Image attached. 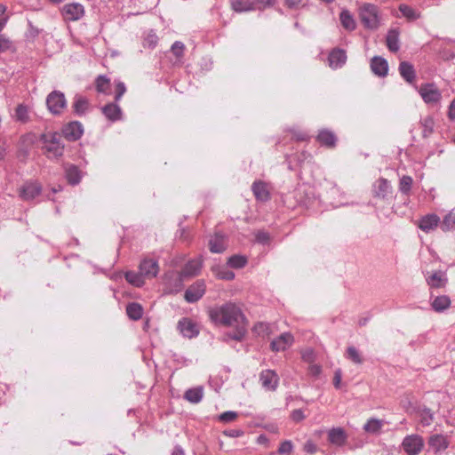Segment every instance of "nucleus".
Returning a JSON list of instances; mask_svg holds the SVG:
<instances>
[{
	"label": "nucleus",
	"mask_w": 455,
	"mask_h": 455,
	"mask_svg": "<svg viewBox=\"0 0 455 455\" xmlns=\"http://www.w3.org/2000/svg\"><path fill=\"white\" fill-rule=\"evenodd\" d=\"M209 317L216 324L224 326H235L233 339L241 340L246 333L248 322L242 309L235 304L228 302L220 307L211 308Z\"/></svg>",
	"instance_id": "f257e3e1"
},
{
	"label": "nucleus",
	"mask_w": 455,
	"mask_h": 455,
	"mask_svg": "<svg viewBox=\"0 0 455 455\" xmlns=\"http://www.w3.org/2000/svg\"><path fill=\"white\" fill-rule=\"evenodd\" d=\"M203 266V259L201 258L189 260L182 268L180 272H172L165 275L164 282L168 291L177 292L182 287L183 278L192 277L197 275Z\"/></svg>",
	"instance_id": "f03ea898"
},
{
	"label": "nucleus",
	"mask_w": 455,
	"mask_h": 455,
	"mask_svg": "<svg viewBox=\"0 0 455 455\" xmlns=\"http://www.w3.org/2000/svg\"><path fill=\"white\" fill-rule=\"evenodd\" d=\"M42 149L48 158H58L63 155L62 137L58 132H47L41 135Z\"/></svg>",
	"instance_id": "7ed1b4c3"
},
{
	"label": "nucleus",
	"mask_w": 455,
	"mask_h": 455,
	"mask_svg": "<svg viewBox=\"0 0 455 455\" xmlns=\"http://www.w3.org/2000/svg\"><path fill=\"white\" fill-rule=\"evenodd\" d=\"M416 90L427 105L437 106L442 100V92L435 84H422Z\"/></svg>",
	"instance_id": "20e7f679"
},
{
	"label": "nucleus",
	"mask_w": 455,
	"mask_h": 455,
	"mask_svg": "<svg viewBox=\"0 0 455 455\" xmlns=\"http://www.w3.org/2000/svg\"><path fill=\"white\" fill-rule=\"evenodd\" d=\"M359 15L363 24L369 28H374L379 23L378 8L371 4H363L360 7Z\"/></svg>",
	"instance_id": "39448f33"
},
{
	"label": "nucleus",
	"mask_w": 455,
	"mask_h": 455,
	"mask_svg": "<svg viewBox=\"0 0 455 455\" xmlns=\"http://www.w3.org/2000/svg\"><path fill=\"white\" fill-rule=\"evenodd\" d=\"M49 111L53 115H60L67 108V100L64 93L59 91L52 92L46 99Z\"/></svg>",
	"instance_id": "423d86ee"
},
{
	"label": "nucleus",
	"mask_w": 455,
	"mask_h": 455,
	"mask_svg": "<svg viewBox=\"0 0 455 455\" xmlns=\"http://www.w3.org/2000/svg\"><path fill=\"white\" fill-rule=\"evenodd\" d=\"M42 192V186L37 181H27L18 188V194L21 200L30 201L38 196Z\"/></svg>",
	"instance_id": "0eeeda50"
},
{
	"label": "nucleus",
	"mask_w": 455,
	"mask_h": 455,
	"mask_svg": "<svg viewBox=\"0 0 455 455\" xmlns=\"http://www.w3.org/2000/svg\"><path fill=\"white\" fill-rule=\"evenodd\" d=\"M402 445L409 455H417L423 449L424 441L419 435H411L403 439Z\"/></svg>",
	"instance_id": "6e6552de"
},
{
	"label": "nucleus",
	"mask_w": 455,
	"mask_h": 455,
	"mask_svg": "<svg viewBox=\"0 0 455 455\" xmlns=\"http://www.w3.org/2000/svg\"><path fill=\"white\" fill-rule=\"evenodd\" d=\"M206 291V284L204 280H197L186 291L184 298L186 301L194 303L199 300Z\"/></svg>",
	"instance_id": "1a4fd4ad"
},
{
	"label": "nucleus",
	"mask_w": 455,
	"mask_h": 455,
	"mask_svg": "<svg viewBox=\"0 0 455 455\" xmlns=\"http://www.w3.org/2000/svg\"><path fill=\"white\" fill-rule=\"evenodd\" d=\"M65 20L76 21L80 20L84 14V8L81 4L72 3L65 4L62 10Z\"/></svg>",
	"instance_id": "9d476101"
},
{
	"label": "nucleus",
	"mask_w": 455,
	"mask_h": 455,
	"mask_svg": "<svg viewBox=\"0 0 455 455\" xmlns=\"http://www.w3.org/2000/svg\"><path fill=\"white\" fill-rule=\"evenodd\" d=\"M400 76L409 84L413 86L415 89H418L417 86V73L412 64L407 61L400 62Z\"/></svg>",
	"instance_id": "9b49d317"
},
{
	"label": "nucleus",
	"mask_w": 455,
	"mask_h": 455,
	"mask_svg": "<svg viewBox=\"0 0 455 455\" xmlns=\"http://www.w3.org/2000/svg\"><path fill=\"white\" fill-rule=\"evenodd\" d=\"M259 381L265 389L274 391L278 386L279 377L275 371L265 370L260 372Z\"/></svg>",
	"instance_id": "f8f14e48"
},
{
	"label": "nucleus",
	"mask_w": 455,
	"mask_h": 455,
	"mask_svg": "<svg viewBox=\"0 0 455 455\" xmlns=\"http://www.w3.org/2000/svg\"><path fill=\"white\" fill-rule=\"evenodd\" d=\"M293 342V335L291 332H284L272 340L270 347L274 352L284 351L289 348Z\"/></svg>",
	"instance_id": "ddd939ff"
},
{
	"label": "nucleus",
	"mask_w": 455,
	"mask_h": 455,
	"mask_svg": "<svg viewBox=\"0 0 455 455\" xmlns=\"http://www.w3.org/2000/svg\"><path fill=\"white\" fill-rule=\"evenodd\" d=\"M208 247L212 253H222L228 248V239L224 235L217 232L210 237Z\"/></svg>",
	"instance_id": "4468645a"
},
{
	"label": "nucleus",
	"mask_w": 455,
	"mask_h": 455,
	"mask_svg": "<svg viewBox=\"0 0 455 455\" xmlns=\"http://www.w3.org/2000/svg\"><path fill=\"white\" fill-rule=\"evenodd\" d=\"M427 283L431 288H443L446 285L448 279L445 272L438 271H427L425 274Z\"/></svg>",
	"instance_id": "2eb2a0df"
},
{
	"label": "nucleus",
	"mask_w": 455,
	"mask_h": 455,
	"mask_svg": "<svg viewBox=\"0 0 455 455\" xmlns=\"http://www.w3.org/2000/svg\"><path fill=\"white\" fill-rule=\"evenodd\" d=\"M180 332L186 338L192 339L198 335V325L189 318H182L178 323Z\"/></svg>",
	"instance_id": "dca6fc26"
},
{
	"label": "nucleus",
	"mask_w": 455,
	"mask_h": 455,
	"mask_svg": "<svg viewBox=\"0 0 455 455\" xmlns=\"http://www.w3.org/2000/svg\"><path fill=\"white\" fill-rule=\"evenodd\" d=\"M139 269L141 271V274L144 275V277L152 279L157 275L159 266L156 260L145 259L140 262Z\"/></svg>",
	"instance_id": "f3484780"
},
{
	"label": "nucleus",
	"mask_w": 455,
	"mask_h": 455,
	"mask_svg": "<svg viewBox=\"0 0 455 455\" xmlns=\"http://www.w3.org/2000/svg\"><path fill=\"white\" fill-rule=\"evenodd\" d=\"M63 136L69 140H76L83 134V126L79 122H71L62 130Z\"/></svg>",
	"instance_id": "a211bd4d"
},
{
	"label": "nucleus",
	"mask_w": 455,
	"mask_h": 455,
	"mask_svg": "<svg viewBox=\"0 0 455 455\" xmlns=\"http://www.w3.org/2000/svg\"><path fill=\"white\" fill-rule=\"evenodd\" d=\"M440 224V218L436 214H427L424 217H422L419 223V228L426 232L428 233L434 229H435L438 225Z\"/></svg>",
	"instance_id": "6ab92c4d"
},
{
	"label": "nucleus",
	"mask_w": 455,
	"mask_h": 455,
	"mask_svg": "<svg viewBox=\"0 0 455 455\" xmlns=\"http://www.w3.org/2000/svg\"><path fill=\"white\" fill-rule=\"evenodd\" d=\"M430 448L435 452L445 451L449 447L448 438L443 435H433L428 440Z\"/></svg>",
	"instance_id": "aec40b11"
},
{
	"label": "nucleus",
	"mask_w": 455,
	"mask_h": 455,
	"mask_svg": "<svg viewBox=\"0 0 455 455\" xmlns=\"http://www.w3.org/2000/svg\"><path fill=\"white\" fill-rule=\"evenodd\" d=\"M347 438V434L341 427H333L328 432V440L334 445L342 446Z\"/></svg>",
	"instance_id": "412c9836"
},
{
	"label": "nucleus",
	"mask_w": 455,
	"mask_h": 455,
	"mask_svg": "<svg viewBox=\"0 0 455 455\" xmlns=\"http://www.w3.org/2000/svg\"><path fill=\"white\" fill-rule=\"evenodd\" d=\"M371 69L375 75L385 76L388 70V65L385 59L376 56L371 60Z\"/></svg>",
	"instance_id": "4be33fe9"
},
{
	"label": "nucleus",
	"mask_w": 455,
	"mask_h": 455,
	"mask_svg": "<svg viewBox=\"0 0 455 455\" xmlns=\"http://www.w3.org/2000/svg\"><path fill=\"white\" fill-rule=\"evenodd\" d=\"M347 60L346 52L343 50H333L328 58L329 65L331 68H338L341 67Z\"/></svg>",
	"instance_id": "5701e85b"
},
{
	"label": "nucleus",
	"mask_w": 455,
	"mask_h": 455,
	"mask_svg": "<svg viewBox=\"0 0 455 455\" xmlns=\"http://www.w3.org/2000/svg\"><path fill=\"white\" fill-rule=\"evenodd\" d=\"M317 140L328 148H334L337 139L333 132L328 130H322L317 135Z\"/></svg>",
	"instance_id": "b1692460"
},
{
	"label": "nucleus",
	"mask_w": 455,
	"mask_h": 455,
	"mask_svg": "<svg viewBox=\"0 0 455 455\" xmlns=\"http://www.w3.org/2000/svg\"><path fill=\"white\" fill-rule=\"evenodd\" d=\"M419 125L424 138L429 137L434 132L435 121L431 116L421 117Z\"/></svg>",
	"instance_id": "393cba45"
},
{
	"label": "nucleus",
	"mask_w": 455,
	"mask_h": 455,
	"mask_svg": "<svg viewBox=\"0 0 455 455\" xmlns=\"http://www.w3.org/2000/svg\"><path fill=\"white\" fill-rule=\"evenodd\" d=\"M252 192L255 197L260 201H267L269 198V193L267 185L261 181H256L252 184Z\"/></svg>",
	"instance_id": "a878e982"
},
{
	"label": "nucleus",
	"mask_w": 455,
	"mask_h": 455,
	"mask_svg": "<svg viewBox=\"0 0 455 455\" xmlns=\"http://www.w3.org/2000/svg\"><path fill=\"white\" fill-rule=\"evenodd\" d=\"M102 113L110 121H116L121 118L120 108L113 103H109L102 108Z\"/></svg>",
	"instance_id": "bb28decb"
},
{
	"label": "nucleus",
	"mask_w": 455,
	"mask_h": 455,
	"mask_svg": "<svg viewBox=\"0 0 455 455\" xmlns=\"http://www.w3.org/2000/svg\"><path fill=\"white\" fill-rule=\"evenodd\" d=\"M213 275L221 280H233L235 278V273L229 270L227 267L216 265L212 267Z\"/></svg>",
	"instance_id": "cd10ccee"
},
{
	"label": "nucleus",
	"mask_w": 455,
	"mask_h": 455,
	"mask_svg": "<svg viewBox=\"0 0 455 455\" xmlns=\"http://www.w3.org/2000/svg\"><path fill=\"white\" fill-rule=\"evenodd\" d=\"M125 279L131 284L137 286V287H141L145 283V279H147V278L144 277V275H142L141 271L140 270L139 273H136L134 271L126 272Z\"/></svg>",
	"instance_id": "c85d7f7f"
},
{
	"label": "nucleus",
	"mask_w": 455,
	"mask_h": 455,
	"mask_svg": "<svg viewBox=\"0 0 455 455\" xmlns=\"http://www.w3.org/2000/svg\"><path fill=\"white\" fill-rule=\"evenodd\" d=\"M126 314L132 320H139L143 315V307L139 303H130L126 307Z\"/></svg>",
	"instance_id": "c756f323"
},
{
	"label": "nucleus",
	"mask_w": 455,
	"mask_h": 455,
	"mask_svg": "<svg viewBox=\"0 0 455 455\" xmlns=\"http://www.w3.org/2000/svg\"><path fill=\"white\" fill-rule=\"evenodd\" d=\"M432 307L436 312H441L447 309L451 305V299L448 296H437L432 301Z\"/></svg>",
	"instance_id": "7c9ffc66"
},
{
	"label": "nucleus",
	"mask_w": 455,
	"mask_h": 455,
	"mask_svg": "<svg viewBox=\"0 0 455 455\" xmlns=\"http://www.w3.org/2000/svg\"><path fill=\"white\" fill-rule=\"evenodd\" d=\"M232 8L237 12L255 10L254 2L249 0H233Z\"/></svg>",
	"instance_id": "2f4dec72"
},
{
	"label": "nucleus",
	"mask_w": 455,
	"mask_h": 455,
	"mask_svg": "<svg viewBox=\"0 0 455 455\" xmlns=\"http://www.w3.org/2000/svg\"><path fill=\"white\" fill-rule=\"evenodd\" d=\"M66 177L68 183L72 185L78 184L81 180V172L75 165H68L66 167Z\"/></svg>",
	"instance_id": "473e14b6"
},
{
	"label": "nucleus",
	"mask_w": 455,
	"mask_h": 455,
	"mask_svg": "<svg viewBox=\"0 0 455 455\" xmlns=\"http://www.w3.org/2000/svg\"><path fill=\"white\" fill-rule=\"evenodd\" d=\"M204 395L203 387H197L195 388H190L188 391H186L184 397L186 400H188L190 403H199Z\"/></svg>",
	"instance_id": "72a5a7b5"
},
{
	"label": "nucleus",
	"mask_w": 455,
	"mask_h": 455,
	"mask_svg": "<svg viewBox=\"0 0 455 455\" xmlns=\"http://www.w3.org/2000/svg\"><path fill=\"white\" fill-rule=\"evenodd\" d=\"M339 20H340L341 25L347 30L351 31L355 28V21L348 11H347V10L342 11L339 14Z\"/></svg>",
	"instance_id": "f704fd0d"
},
{
	"label": "nucleus",
	"mask_w": 455,
	"mask_h": 455,
	"mask_svg": "<svg viewBox=\"0 0 455 455\" xmlns=\"http://www.w3.org/2000/svg\"><path fill=\"white\" fill-rule=\"evenodd\" d=\"M400 13L408 20V21H413L416 20L420 17V12L405 4H400Z\"/></svg>",
	"instance_id": "c9c22d12"
},
{
	"label": "nucleus",
	"mask_w": 455,
	"mask_h": 455,
	"mask_svg": "<svg viewBox=\"0 0 455 455\" xmlns=\"http://www.w3.org/2000/svg\"><path fill=\"white\" fill-rule=\"evenodd\" d=\"M383 426V420L370 419L363 426V430L370 434H377L381 430Z\"/></svg>",
	"instance_id": "e433bc0d"
},
{
	"label": "nucleus",
	"mask_w": 455,
	"mask_h": 455,
	"mask_svg": "<svg viewBox=\"0 0 455 455\" xmlns=\"http://www.w3.org/2000/svg\"><path fill=\"white\" fill-rule=\"evenodd\" d=\"M95 87L98 92L108 94L110 90V80L105 76H99L95 80Z\"/></svg>",
	"instance_id": "4c0bfd02"
},
{
	"label": "nucleus",
	"mask_w": 455,
	"mask_h": 455,
	"mask_svg": "<svg viewBox=\"0 0 455 455\" xmlns=\"http://www.w3.org/2000/svg\"><path fill=\"white\" fill-rule=\"evenodd\" d=\"M346 357L355 364H362L363 363V358L361 353L352 346L347 348Z\"/></svg>",
	"instance_id": "58836bf2"
},
{
	"label": "nucleus",
	"mask_w": 455,
	"mask_h": 455,
	"mask_svg": "<svg viewBox=\"0 0 455 455\" xmlns=\"http://www.w3.org/2000/svg\"><path fill=\"white\" fill-rule=\"evenodd\" d=\"M441 228L443 231H449L455 228V212L451 211L443 218Z\"/></svg>",
	"instance_id": "ea45409f"
},
{
	"label": "nucleus",
	"mask_w": 455,
	"mask_h": 455,
	"mask_svg": "<svg viewBox=\"0 0 455 455\" xmlns=\"http://www.w3.org/2000/svg\"><path fill=\"white\" fill-rule=\"evenodd\" d=\"M228 264L233 268H243L247 264V259L242 255H233L228 258Z\"/></svg>",
	"instance_id": "a19ab883"
},
{
	"label": "nucleus",
	"mask_w": 455,
	"mask_h": 455,
	"mask_svg": "<svg viewBox=\"0 0 455 455\" xmlns=\"http://www.w3.org/2000/svg\"><path fill=\"white\" fill-rule=\"evenodd\" d=\"M253 331L258 336H268L271 333L270 325L262 322L257 323L253 327Z\"/></svg>",
	"instance_id": "79ce46f5"
},
{
	"label": "nucleus",
	"mask_w": 455,
	"mask_h": 455,
	"mask_svg": "<svg viewBox=\"0 0 455 455\" xmlns=\"http://www.w3.org/2000/svg\"><path fill=\"white\" fill-rule=\"evenodd\" d=\"M88 106V100L84 98L80 97L76 100L74 103V109L77 114L82 115L87 110Z\"/></svg>",
	"instance_id": "37998d69"
},
{
	"label": "nucleus",
	"mask_w": 455,
	"mask_h": 455,
	"mask_svg": "<svg viewBox=\"0 0 455 455\" xmlns=\"http://www.w3.org/2000/svg\"><path fill=\"white\" fill-rule=\"evenodd\" d=\"M387 44L390 51H398V39L395 31H390L387 36Z\"/></svg>",
	"instance_id": "c03bdc74"
},
{
	"label": "nucleus",
	"mask_w": 455,
	"mask_h": 455,
	"mask_svg": "<svg viewBox=\"0 0 455 455\" xmlns=\"http://www.w3.org/2000/svg\"><path fill=\"white\" fill-rule=\"evenodd\" d=\"M172 54L180 60L182 59L185 51V45L180 41H176L171 49Z\"/></svg>",
	"instance_id": "a18cd8bd"
},
{
	"label": "nucleus",
	"mask_w": 455,
	"mask_h": 455,
	"mask_svg": "<svg viewBox=\"0 0 455 455\" xmlns=\"http://www.w3.org/2000/svg\"><path fill=\"white\" fill-rule=\"evenodd\" d=\"M433 413L430 409L424 408L420 412V422L423 426H429L433 421Z\"/></svg>",
	"instance_id": "49530a36"
},
{
	"label": "nucleus",
	"mask_w": 455,
	"mask_h": 455,
	"mask_svg": "<svg viewBox=\"0 0 455 455\" xmlns=\"http://www.w3.org/2000/svg\"><path fill=\"white\" fill-rule=\"evenodd\" d=\"M15 115L18 120L25 122L28 119V108L23 105H19L16 108Z\"/></svg>",
	"instance_id": "de8ad7c7"
},
{
	"label": "nucleus",
	"mask_w": 455,
	"mask_h": 455,
	"mask_svg": "<svg viewBox=\"0 0 455 455\" xmlns=\"http://www.w3.org/2000/svg\"><path fill=\"white\" fill-rule=\"evenodd\" d=\"M411 184L412 179L410 176H403L400 179V191L407 194L411 188Z\"/></svg>",
	"instance_id": "09e8293b"
},
{
	"label": "nucleus",
	"mask_w": 455,
	"mask_h": 455,
	"mask_svg": "<svg viewBox=\"0 0 455 455\" xmlns=\"http://www.w3.org/2000/svg\"><path fill=\"white\" fill-rule=\"evenodd\" d=\"M292 448L293 445L291 441H284L280 444L278 453L289 455L292 451Z\"/></svg>",
	"instance_id": "8fccbe9b"
},
{
	"label": "nucleus",
	"mask_w": 455,
	"mask_h": 455,
	"mask_svg": "<svg viewBox=\"0 0 455 455\" xmlns=\"http://www.w3.org/2000/svg\"><path fill=\"white\" fill-rule=\"evenodd\" d=\"M237 418V413L235 411H226L220 415L219 419L222 422H231L235 420Z\"/></svg>",
	"instance_id": "3c124183"
},
{
	"label": "nucleus",
	"mask_w": 455,
	"mask_h": 455,
	"mask_svg": "<svg viewBox=\"0 0 455 455\" xmlns=\"http://www.w3.org/2000/svg\"><path fill=\"white\" fill-rule=\"evenodd\" d=\"M126 87L124 83L119 82L116 84V100H119L121 97L125 93Z\"/></svg>",
	"instance_id": "603ef678"
},
{
	"label": "nucleus",
	"mask_w": 455,
	"mask_h": 455,
	"mask_svg": "<svg viewBox=\"0 0 455 455\" xmlns=\"http://www.w3.org/2000/svg\"><path fill=\"white\" fill-rule=\"evenodd\" d=\"M6 10L7 8L5 5L0 4V31L3 29L8 20V17L5 14Z\"/></svg>",
	"instance_id": "864d4df0"
},
{
	"label": "nucleus",
	"mask_w": 455,
	"mask_h": 455,
	"mask_svg": "<svg viewBox=\"0 0 455 455\" xmlns=\"http://www.w3.org/2000/svg\"><path fill=\"white\" fill-rule=\"evenodd\" d=\"M275 0H255L254 6L258 9H264L275 4Z\"/></svg>",
	"instance_id": "5fc2aeb1"
},
{
	"label": "nucleus",
	"mask_w": 455,
	"mask_h": 455,
	"mask_svg": "<svg viewBox=\"0 0 455 455\" xmlns=\"http://www.w3.org/2000/svg\"><path fill=\"white\" fill-rule=\"evenodd\" d=\"M304 451L309 454H314L317 451V446L312 441H307L304 444Z\"/></svg>",
	"instance_id": "6e6d98bb"
},
{
	"label": "nucleus",
	"mask_w": 455,
	"mask_h": 455,
	"mask_svg": "<svg viewBox=\"0 0 455 455\" xmlns=\"http://www.w3.org/2000/svg\"><path fill=\"white\" fill-rule=\"evenodd\" d=\"M302 359L306 362H312L314 360V352L311 349H307L302 352Z\"/></svg>",
	"instance_id": "4d7b16f0"
},
{
	"label": "nucleus",
	"mask_w": 455,
	"mask_h": 455,
	"mask_svg": "<svg viewBox=\"0 0 455 455\" xmlns=\"http://www.w3.org/2000/svg\"><path fill=\"white\" fill-rule=\"evenodd\" d=\"M285 4L291 9H297L302 4V0H285Z\"/></svg>",
	"instance_id": "13d9d810"
},
{
	"label": "nucleus",
	"mask_w": 455,
	"mask_h": 455,
	"mask_svg": "<svg viewBox=\"0 0 455 455\" xmlns=\"http://www.w3.org/2000/svg\"><path fill=\"white\" fill-rule=\"evenodd\" d=\"M291 419L296 422L302 420L304 419V414H303L302 411H300V410L293 411L291 413Z\"/></svg>",
	"instance_id": "bf43d9fd"
},
{
	"label": "nucleus",
	"mask_w": 455,
	"mask_h": 455,
	"mask_svg": "<svg viewBox=\"0 0 455 455\" xmlns=\"http://www.w3.org/2000/svg\"><path fill=\"white\" fill-rule=\"evenodd\" d=\"M341 383V371L339 370L335 371L334 378H333V385L336 388L340 387Z\"/></svg>",
	"instance_id": "052dcab7"
},
{
	"label": "nucleus",
	"mask_w": 455,
	"mask_h": 455,
	"mask_svg": "<svg viewBox=\"0 0 455 455\" xmlns=\"http://www.w3.org/2000/svg\"><path fill=\"white\" fill-rule=\"evenodd\" d=\"M308 371L313 376H318L321 373V366L317 364H311L308 368Z\"/></svg>",
	"instance_id": "680f3d73"
},
{
	"label": "nucleus",
	"mask_w": 455,
	"mask_h": 455,
	"mask_svg": "<svg viewBox=\"0 0 455 455\" xmlns=\"http://www.w3.org/2000/svg\"><path fill=\"white\" fill-rule=\"evenodd\" d=\"M256 238L260 243H266L269 240V235L265 232H259L256 235Z\"/></svg>",
	"instance_id": "e2e57ef3"
},
{
	"label": "nucleus",
	"mask_w": 455,
	"mask_h": 455,
	"mask_svg": "<svg viewBox=\"0 0 455 455\" xmlns=\"http://www.w3.org/2000/svg\"><path fill=\"white\" fill-rule=\"evenodd\" d=\"M10 47V42L7 39L0 37V52H5Z\"/></svg>",
	"instance_id": "0e129e2a"
},
{
	"label": "nucleus",
	"mask_w": 455,
	"mask_h": 455,
	"mask_svg": "<svg viewBox=\"0 0 455 455\" xmlns=\"http://www.w3.org/2000/svg\"><path fill=\"white\" fill-rule=\"evenodd\" d=\"M448 116L451 120L455 119V98L451 102V105H450V108H449V112H448Z\"/></svg>",
	"instance_id": "69168bd1"
},
{
	"label": "nucleus",
	"mask_w": 455,
	"mask_h": 455,
	"mask_svg": "<svg viewBox=\"0 0 455 455\" xmlns=\"http://www.w3.org/2000/svg\"><path fill=\"white\" fill-rule=\"evenodd\" d=\"M296 139L298 140H306L307 139V135L304 132H299L298 135H296Z\"/></svg>",
	"instance_id": "338daca9"
},
{
	"label": "nucleus",
	"mask_w": 455,
	"mask_h": 455,
	"mask_svg": "<svg viewBox=\"0 0 455 455\" xmlns=\"http://www.w3.org/2000/svg\"><path fill=\"white\" fill-rule=\"evenodd\" d=\"M172 455H184V452L180 449H175Z\"/></svg>",
	"instance_id": "774afa93"
}]
</instances>
